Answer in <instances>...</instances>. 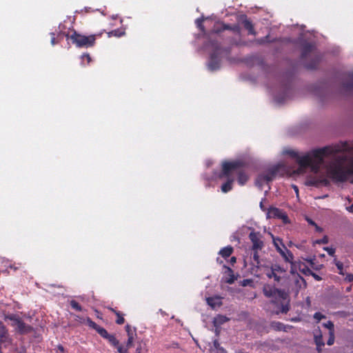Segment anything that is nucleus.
<instances>
[{"label":"nucleus","instance_id":"nucleus-19","mask_svg":"<svg viewBox=\"0 0 353 353\" xmlns=\"http://www.w3.org/2000/svg\"><path fill=\"white\" fill-rule=\"evenodd\" d=\"M206 301L208 304L213 309L222 305L221 297L219 296L208 297Z\"/></svg>","mask_w":353,"mask_h":353},{"label":"nucleus","instance_id":"nucleus-7","mask_svg":"<svg viewBox=\"0 0 353 353\" xmlns=\"http://www.w3.org/2000/svg\"><path fill=\"white\" fill-rule=\"evenodd\" d=\"M209 46L212 48V52L210 54V60L208 63V69L211 71H214L219 69L221 65V57L220 55L223 51L220 44L217 41L210 40L209 41Z\"/></svg>","mask_w":353,"mask_h":353},{"label":"nucleus","instance_id":"nucleus-34","mask_svg":"<svg viewBox=\"0 0 353 353\" xmlns=\"http://www.w3.org/2000/svg\"><path fill=\"white\" fill-rule=\"evenodd\" d=\"M285 153L290 156L292 158L295 159L296 161L299 157V152L294 150H288L285 151Z\"/></svg>","mask_w":353,"mask_h":353},{"label":"nucleus","instance_id":"nucleus-29","mask_svg":"<svg viewBox=\"0 0 353 353\" xmlns=\"http://www.w3.org/2000/svg\"><path fill=\"white\" fill-rule=\"evenodd\" d=\"M204 21V19L203 18H199L197 19L196 21H195V23H196V25L197 26V28L203 33H205V27L203 24Z\"/></svg>","mask_w":353,"mask_h":353},{"label":"nucleus","instance_id":"nucleus-37","mask_svg":"<svg viewBox=\"0 0 353 353\" xmlns=\"http://www.w3.org/2000/svg\"><path fill=\"white\" fill-rule=\"evenodd\" d=\"M313 316L314 319L317 321V322H319L321 319L326 318V316L324 314H321L319 312H315Z\"/></svg>","mask_w":353,"mask_h":353},{"label":"nucleus","instance_id":"nucleus-43","mask_svg":"<svg viewBox=\"0 0 353 353\" xmlns=\"http://www.w3.org/2000/svg\"><path fill=\"white\" fill-rule=\"evenodd\" d=\"M81 59H82L83 61H84L85 59L87 61L88 63H90V61H91V57H90L89 54H82Z\"/></svg>","mask_w":353,"mask_h":353},{"label":"nucleus","instance_id":"nucleus-58","mask_svg":"<svg viewBox=\"0 0 353 353\" xmlns=\"http://www.w3.org/2000/svg\"><path fill=\"white\" fill-rule=\"evenodd\" d=\"M219 351V353H227V351L223 347H220Z\"/></svg>","mask_w":353,"mask_h":353},{"label":"nucleus","instance_id":"nucleus-51","mask_svg":"<svg viewBox=\"0 0 353 353\" xmlns=\"http://www.w3.org/2000/svg\"><path fill=\"white\" fill-rule=\"evenodd\" d=\"M312 276L314 278L316 281H321L322 279L320 276L314 273L312 274Z\"/></svg>","mask_w":353,"mask_h":353},{"label":"nucleus","instance_id":"nucleus-25","mask_svg":"<svg viewBox=\"0 0 353 353\" xmlns=\"http://www.w3.org/2000/svg\"><path fill=\"white\" fill-rule=\"evenodd\" d=\"M124 34H125V32L122 31L119 29L114 30H112V31L108 32V37H120L124 35Z\"/></svg>","mask_w":353,"mask_h":353},{"label":"nucleus","instance_id":"nucleus-3","mask_svg":"<svg viewBox=\"0 0 353 353\" xmlns=\"http://www.w3.org/2000/svg\"><path fill=\"white\" fill-rule=\"evenodd\" d=\"M243 165V163L241 161H224L222 163V170L219 175V179H227V181L224 183L221 187V191L227 193L232 190V185L234 181V177L231 176L233 171L237 170L238 168Z\"/></svg>","mask_w":353,"mask_h":353},{"label":"nucleus","instance_id":"nucleus-62","mask_svg":"<svg viewBox=\"0 0 353 353\" xmlns=\"http://www.w3.org/2000/svg\"><path fill=\"white\" fill-rule=\"evenodd\" d=\"M10 268L14 269V270H17V268L14 266V265H10Z\"/></svg>","mask_w":353,"mask_h":353},{"label":"nucleus","instance_id":"nucleus-60","mask_svg":"<svg viewBox=\"0 0 353 353\" xmlns=\"http://www.w3.org/2000/svg\"><path fill=\"white\" fill-rule=\"evenodd\" d=\"M315 227H316V230L317 231H321V228L320 227H319L317 225H316Z\"/></svg>","mask_w":353,"mask_h":353},{"label":"nucleus","instance_id":"nucleus-50","mask_svg":"<svg viewBox=\"0 0 353 353\" xmlns=\"http://www.w3.org/2000/svg\"><path fill=\"white\" fill-rule=\"evenodd\" d=\"M236 262V259L235 256H232L230 259V263L232 265H233Z\"/></svg>","mask_w":353,"mask_h":353},{"label":"nucleus","instance_id":"nucleus-2","mask_svg":"<svg viewBox=\"0 0 353 353\" xmlns=\"http://www.w3.org/2000/svg\"><path fill=\"white\" fill-rule=\"evenodd\" d=\"M345 157L332 163L327 168L328 176L336 182H345L348 176L353 175V160L350 162V168L343 165Z\"/></svg>","mask_w":353,"mask_h":353},{"label":"nucleus","instance_id":"nucleus-13","mask_svg":"<svg viewBox=\"0 0 353 353\" xmlns=\"http://www.w3.org/2000/svg\"><path fill=\"white\" fill-rule=\"evenodd\" d=\"M14 330L17 333L20 334H27L31 333L33 331V327L31 325L26 324L21 319Z\"/></svg>","mask_w":353,"mask_h":353},{"label":"nucleus","instance_id":"nucleus-46","mask_svg":"<svg viewBox=\"0 0 353 353\" xmlns=\"http://www.w3.org/2000/svg\"><path fill=\"white\" fill-rule=\"evenodd\" d=\"M345 280L348 282H353V274H347L345 276Z\"/></svg>","mask_w":353,"mask_h":353},{"label":"nucleus","instance_id":"nucleus-6","mask_svg":"<svg viewBox=\"0 0 353 353\" xmlns=\"http://www.w3.org/2000/svg\"><path fill=\"white\" fill-rule=\"evenodd\" d=\"M102 33L85 36L74 31L70 36L66 34L67 39L70 38L72 43L78 48H90L94 46L97 37H101Z\"/></svg>","mask_w":353,"mask_h":353},{"label":"nucleus","instance_id":"nucleus-44","mask_svg":"<svg viewBox=\"0 0 353 353\" xmlns=\"http://www.w3.org/2000/svg\"><path fill=\"white\" fill-rule=\"evenodd\" d=\"M280 219H282L283 222L285 223H287L289 222L288 216L284 212L281 214Z\"/></svg>","mask_w":353,"mask_h":353},{"label":"nucleus","instance_id":"nucleus-12","mask_svg":"<svg viewBox=\"0 0 353 353\" xmlns=\"http://www.w3.org/2000/svg\"><path fill=\"white\" fill-rule=\"evenodd\" d=\"M281 167V164H277L269 169L265 174H263L265 182L272 181L278 174Z\"/></svg>","mask_w":353,"mask_h":353},{"label":"nucleus","instance_id":"nucleus-1","mask_svg":"<svg viewBox=\"0 0 353 353\" xmlns=\"http://www.w3.org/2000/svg\"><path fill=\"white\" fill-rule=\"evenodd\" d=\"M340 151L341 148L339 145L334 147L325 146L322 148L313 150L302 157L299 156L296 161L299 165L297 172L301 173L303 169L310 168L312 172L317 174L323 163L324 157L335 154Z\"/></svg>","mask_w":353,"mask_h":353},{"label":"nucleus","instance_id":"nucleus-55","mask_svg":"<svg viewBox=\"0 0 353 353\" xmlns=\"http://www.w3.org/2000/svg\"><path fill=\"white\" fill-rule=\"evenodd\" d=\"M307 221L310 225H314V226L316 225V223L314 221H312V219H307Z\"/></svg>","mask_w":353,"mask_h":353},{"label":"nucleus","instance_id":"nucleus-40","mask_svg":"<svg viewBox=\"0 0 353 353\" xmlns=\"http://www.w3.org/2000/svg\"><path fill=\"white\" fill-rule=\"evenodd\" d=\"M324 250L327 252V254L332 256H334L335 249L333 248L326 247L324 248Z\"/></svg>","mask_w":353,"mask_h":353},{"label":"nucleus","instance_id":"nucleus-4","mask_svg":"<svg viewBox=\"0 0 353 353\" xmlns=\"http://www.w3.org/2000/svg\"><path fill=\"white\" fill-rule=\"evenodd\" d=\"M301 59L305 60V68L314 70L319 65L321 57L315 44L305 42L302 45Z\"/></svg>","mask_w":353,"mask_h":353},{"label":"nucleus","instance_id":"nucleus-52","mask_svg":"<svg viewBox=\"0 0 353 353\" xmlns=\"http://www.w3.org/2000/svg\"><path fill=\"white\" fill-rule=\"evenodd\" d=\"M15 353H26V350L24 347H21L19 350H17Z\"/></svg>","mask_w":353,"mask_h":353},{"label":"nucleus","instance_id":"nucleus-22","mask_svg":"<svg viewBox=\"0 0 353 353\" xmlns=\"http://www.w3.org/2000/svg\"><path fill=\"white\" fill-rule=\"evenodd\" d=\"M234 251L233 248L231 245H228L223 248L219 252V254L225 259L230 256Z\"/></svg>","mask_w":353,"mask_h":353},{"label":"nucleus","instance_id":"nucleus-26","mask_svg":"<svg viewBox=\"0 0 353 353\" xmlns=\"http://www.w3.org/2000/svg\"><path fill=\"white\" fill-rule=\"evenodd\" d=\"M272 327L275 330L278 331H286L285 330V325L281 322H272Z\"/></svg>","mask_w":353,"mask_h":353},{"label":"nucleus","instance_id":"nucleus-14","mask_svg":"<svg viewBox=\"0 0 353 353\" xmlns=\"http://www.w3.org/2000/svg\"><path fill=\"white\" fill-rule=\"evenodd\" d=\"M232 30L233 32H234L235 34H236L238 35L241 34V28L238 25L231 26L230 25L225 24V23H222L221 28L213 30V32L219 34V33H220L224 30Z\"/></svg>","mask_w":353,"mask_h":353},{"label":"nucleus","instance_id":"nucleus-27","mask_svg":"<svg viewBox=\"0 0 353 353\" xmlns=\"http://www.w3.org/2000/svg\"><path fill=\"white\" fill-rule=\"evenodd\" d=\"M70 305L71 307L76 311L81 312L83 310L81 305L75 300H71L70 301Z\"/></svg>","mask_w":353,"mask_h":353},{"label":"nucleus","instance_id":"nucleus-15","mask_svg":"<svg viewBox=\"0 0 353 353\" xmlns=\"http://www.w3.org/2000/svg\"><path fill=\"white\" fill-rule=\"evenodd\" d=\"M241 23L245 30L248 31V34L251 35H256V32L254 30V26L250 20H249L246 15L241 18Z\"/></svg>","mask_w":353,"mask_h":353},{"label":"nucleus","instance_id":"nucleus-57","mask_svg":"<svg viewBox=\"0 0 353 353\" xmlns=\"http://www.w3.org/2000/svg\"><path fill=\"white\" fill-rule=\"evenodd\" d=\"M292 187H293L294 191L296 192V194L298 195V194H299V188H298V187L296 185H293Z\"/></svg>","mask_w":353,"mask_h":353},{"label":"nucleus","instance_id":"nucleus-21","mask_svg":"<svg viewBox=\"0 0 353 353\" xmlns=\"http://www.w3.org/2000/svg\"><path fill=\"white\" fill-rule=\"evenodd\" d=\"M109 310H110L112 312L114 313L117 316V319L115 321L116 323L118 325H122L125 322V319L123 318V314L117 310H115L113 307H107Z\"/></svg>","mask_w":353,"mask_h":353},{"label":"nucleus","instance_id":"nucleus-41","mask_svg":"<svg viewBox=\"0 0 353 353\" xmlns=\"http://www.w3.org/2000/svg\"><path fill=\"white\" fill-rule=\"evenodd\" d=\"M133 341H134V337H132V336L128 337V341L126 342L125 347H127L128 349L130 348L132 346Z\"/></svg>","mask_w":353,"mask_h":353},{"label":"nucleus","instance_id":"nucleus-5","mask_svg":"<svg viewBox=\"0 0 353 353\" xmlns=\"http://www.w3.org/2000/svg\"><path fill=\"white\" fill-rule=\"evenodd\" d=\"M263 292L265 296L274 299L273 302L281 303L280 312L281 313L286 314L289 311V295L285 290H279L274 286L268 285L264 286Z\"/></svg>","mask_w":353,"mask_h":353},{"label":"nucleus","instance_id":"nucleus-45","mask_svg":"<svg viewBox=\"0 0 353 353\" xmlns=\"http://www.w3.org/2000/svg\"><path fill=\"white\" fill-rule=\"evenodd\" d=\"M276 274V272H274L272 269V268H270V270L266 273V276L269 279H272L274 276V274Z\"/></svg>","mask_w":353,"mask_h":353},{"label":"nucleus","instance_id":"nucleus-10","mask_svg":"<svg viewBox=\"0 0 353 353\" xmlns=\"http://www.w3.org/2000/svg\"><path fill=\"white\" fill-rule=\"evenodd\" d=\"M249 239L252 243V250H262L264 247L262 235L259 232L252 231L249 234Z\"/></svg>","mask_w":353,"mask_h":353},{"label":"nucleus","instance_id":"nucleus-9","mask_svg":"<svg viewBox=\"0 0 353 353\" xmlns=\"http://www.w3.org/2000/svg\"><path fill=\"white\" fill-rule=\"evenodd\" d=\"M274 245L276 251L282 256L285 261L292 263L293 254L283 243L281 239H274Z\"/></svg>","mask_w":353,"mask_h":353},{"label":"nucleus","instance_id":"nucleus-49","mask_svg":"<svg viewBox=\"0 0 353 353\" xmlns=\"http://www.w3.org/2000/svg\"><path fill=\"white\" fill-rule=\"evenodd\" d=\"M318 243H327L328 242V239H327V236H324L322 239L321 240H318L316 241Z\"/></svg>","mask_w":353,"mask_h":353},{"label":"nucleus","instance_id":"nucleus-36","mask_svg":"<svg viewBox=\"0 0 353 353\" xmlns=\"http://www.w3.org/2000/svg\"><path fill=\"white\" fill-rule=\"evenodd\" d=\"M273 269V270L274 272H276V273H278V272H281V273H284L285 272V270L281 267L280 265L279 264H273L271 266Z\"/></svg>","mask_w":353,"mask_h":353},{"label":"nucleus","instance_id":"nucleus-32","mask_svg":"<svg viewBox=\"0 0 353 353\" xmlns=\"http://www.w3.org/2000/svg\"><path fill=\"white\" fill-rule=\"evenodd\" d=\"M259 250H252L253 251L252 259H253L256 266H259L260 264V259H259Z\"/></svg>","mask_w":353,"mask_h":353},{"label":"nucleus","instance_id":"nucleus-35","mask_svg":"<svg viewBox=\"0 0 353 353\" xmlns=\"http://www.w3.org/2000/svg\"><path fill=\"white\" fill-rule=\"evenodd\" d=\"M223 267H224L225 268H226V269H227V270H228V272L230 274V278L229 279H228V280H227V283H230V284L233 283H234V279H234V274H233V271H232V270L230 268L227 267L226 265H223Z\"/></svg>","mask_w":353,"mask_h":353},{"label":"nucleus","instance_id":"nucleus-20","mask_svg":"<svg viewBox=\"0 0 353 353\" xmlns=\"http://www.w3.org/2000/svg\"><path fill=\"white\" fill-rule=\"evenodd\" d=\"M348 81L343 83V88L345 91H353V72L347 74Z\"/></svg>","mask_w":353,"mask_h":353},{"label":"nucleus","instance_id":"nucleus-63","mask_svg":"<svg viewBox=\"0 0 353 353\" xmlns=\"http://www.w3.org/2000/svg\"><path fill=\"white\" fill-rule=\"evenodd\" d=\"M337 261H339L336 259V258H334V264H335V265H336V263Z\"/></svg>","mask_w":353,"mask_h":353},{"label":"nucleus","instance_id":"nucleus-31","mask_svg":"<svg viewBox=\"0 0 353 353\" xmlns=\"http://www.w3.org/2000/svg\"><path fill=\"white\" fill-rule=\"evenodd\" d=\"M323 327H326L329 330L330 332H334V325L332 321H328L326 323H324L323 324Z\"/></svg>","mask_w":353,"mask_h":353},{"label":"nucleus","instance_id":"nucleus-24","mask_svg":"<svg viewBox=\"0 0 353 353\" xmlns=\"http://www.w3.org/2000/svg\"><path fill=\"white\" fill-rule=\"evenodd\" d=\"M8 336V330L4 324L0 321V338L6 339Z\"/></svg>","mask_w":353,"mask_h":353},{"label":"nucleus","instance_id":"nucleus-39","mask_svg":"<svg viewBox=\"0 0 353 353\" xmlns=\"http://www.w3.org/2000/svg\"><path fill=\"white\" fill-rule=\"evenodd\" d=\"M117 349L119 353H128V349L127 347H123L119 343L118 346H114Z\"/></svg>","mask_w":353,"mask_h":353},{"label":"nucleus","instance_id":"nucleus-48","mask_svg":"<svg viewBox=\"0 0 353 353\" xmlns=\"http://www.w3.org/2000/svg\"><path fill=\"white\" fill-rule=\"evenodd\" d=\"M57 353H65V349H64L63 346L61 345H59L57 346Z\"/></svg>","mask_w":353,"mask_h":353},{"label":"nucleus","instance_id":"nucleus-8","mask_svg":"<svg viewBox=\"0 0 353 353\" xmlns=\"http://www.w3.org/2000/svg\"><path fill=\"white\" fill-rule=\"evenodd\" d=\"M85 321L90 327L94 329L102 338L106 339L112 346H118L119 341L114 334H109L105 328L97 325L90 317H87Z\"/></svg>","mask_w":353,"mask_h":353},{"label":"nucleus","instance_id":"nucleus-17","mask_svg":"<svg viewBox=\"0 0 353 353\" xmlns=\"http://www.w3.org/2000/svg\"><path fill=\"white\" fill-rule=\"evenodd\" d=\"M242 167L243 165L238 168L237 170L232 172V173L236 172L237 174V181L241 185H245L249 179L246 172L244 170H241Z\"/></svg>","mask_w":353,"mask_h":353},{"label":"nucleus","instance_id":"nucleus-18","mask_svg":"<svg viewBox=\"0 0 353 353\" xmlns=\"http://www.w3.org/2000/svg\"><path fill=\"white\" fill-rule=\"evenodd\" d=\"M4 319L5 321H10V325L15 329L22 319L18 314H8L4 316Z\"/></svg>","mask_w":353,"mask_h":353},{"label":"nucleus","instance_id":"nucleus-23","mask_svg":"<svg viewBox=\"0 0 353 353\" xmlns=\"http://www.w3.org/2000/svg\"><path fill=\"white\" fill-rule=\"evenodd\" d=\"M283 211L277 208H270L268 211V214L271 217L280 219Z\"/></svg>","mask_w":353,"mask_h":353},{"label":"nucleus","instance_id":"nucleus-61","mask_svg":"<svg viewBox=\"0 0 353 353\" xmlns=\"http://www.w3.org/2000/svg\"><path fill=\"white\" fill-rule=\"evenodd\" d=\"M230 43L232 45H238V43H237L236 42H234V41H231Z\"/></svg>","mask_w":353,"mask_h":353},{"label":"nucleus","instance_id":"nucleus-47","mask_svg":"<svg viewBox=\"0 0 353 353\" xmlns=\"http://www.w3.org/2000/svg\"><path fill=\"white\" fill-rule=\"evenodd\" d=\"M50 35H51V41H51V44L52 46H54L57 43L56 38H55V34L53 33V32H51Z\"/></svg>","mask_w":353,"mask_h":353},{"label":"nucleus","instance_id":"nucleus-56","mask_svg":"<svg viewBox=\"0 0 353 353\" xmlns=\"http://www.w3.org/2000/svg\"><path fill=\"white\" fill-rule=\"evenodd\" d=\"M135 353H141V345H139L137 349H136V352Z\"/></svg>","mask_w":353,"mask_h":353},{"label":"nucleus","instance_id":"nucleus-30","mask_svg":"<svg viewBox=\"0 0 353 353\" xmlns=\"http://www.w3.org/2000/svg\"><path fill=\"white\" fill-rule=\"evenodd\" d=\"M125 328L127 332L128 338L130 336L134 337V336L136 334L135 329L132 328V327L130 325H126Z\"/></svg>","mask_w":353,"mask_h":353},{"label":"nucleus","instance_id":"nucleus-59","mask_svg":"<svg viewBox=\"0 0 353 353\" xmlns=\"http://www.w3.org/2000/svg\"><path fill=\"white\" fill-rule=\"evenodd\" d=\"M260 208H261V209L262 210H263V211H264V210H265V208H264V205H263V201H261V202H260Z\"/></svg>","mask_w":353,"mask_h":353},{"label":"nucleus","instance_id":"nucleus-28","mask_svg":"<svg viewBox=\"0 0 353 353\" xmlns=\"http://www.w3.org/2000/svg\"><path fill=\"white\" fill-rule=\"evenodd\" d=\"M276 40H277L276 39H274L272 40H270L269 39V35H267V36H265L264 37H262V38H260V39H257L256 42H257V43H259L260 45H262V44H265L266 43L274 42Z\"/></svg>","mask_w":353,"mask_h":353},{"label":"nucleus","instance_id":"nucleus-38","mask_svg":"<svg viewBox=\"0 0 353 353\" xmlns=\"http://www.w3.org/2000/svg\"><path fill=\"white\" fill-rule=\"evenodd\" d=\"M334 343V332H330L329 333V339L327 341V344L328 345H332Z\"/></svg>","mask_w":353,"mask_h":353},{"label":"nucleus","instance_id":"nucleus-33","mask_svg":"<svg viewBox=\"0 0 353 353\" xmlns=\"http://www.w3.org/2000/svg\"><path fill=\"white\" fill-rule=\"evenodd\" d=\"M265 182V181L263 174H259L256 179V185L261 188Z\"/></svg>","mask_w":353,"mask_h":353},{"label":"nucleus","instance_id":"nucleus-53","mask_svg":"<svg viewBox=\"0 0 353 353\" xmlns=\"http://www.w3.org/2000/svg\"><path fill=\"white\" fill-rule=\"evenodd\" d=\"M273 278H274V281H276V282H279V281H280V280H281V276H279L277 274V273H276V274H274V276Z\"/></svg>","mask_w":353,"mask_h":353},{"label":"nucleus","instance_id":"nucleus-64","mask_svg":"<svg viewBox=\"0 0 353 353\" xmlns=\"http://www.w3.org/2000/svg\"><path fill=\"white\" fill-rule=\"evenodd\" d=\"M221 318H223V319H224L223 321H225L226 320H228V319L226 318V316H221Z\"/></svg>","mask_w":353,"mask_h":353},{"label":"nucleus","instance_id":"nucleus-54","mask_svg":"<svg viewBox=\"0 0 353 353\" xmlns=\"http://www.w3.org/2000/svg\"><path fill=\"white\" fill-rule=\"evenodd\" d=\"M214 346L216 349H218V350H219V348H220V347H219V342H218L217 341H214Z\"/></svg>","mask_w":353,"mask_h":353},{"label":"nucleus","instance_id":"nucleus-11","mask_svg":"<svg viewBox=\"0 0 353 353\" xmlns=\"http://www.w3.org/2000/svg\"><path fill=\"white\" fill-rule=\"evenodd\" d=\"M307 185L319 188L330 185L329 180L324 176H312L307 179Z\"/></svg>","mask_w":353,"mask_h":353},{"label":"nucleus","instance_id":"nucleus-42","mask_svg":"<svg viewBox=\"0 0 353 353\" xmlns=\"http://www.w3.org/2000/svg\"><path fill=\"white\" fill-rule=\"evenodd\" d=\"M336 266L339 270V274H343V264L341 261H337L336 263Z\"/></svg>","mask_w":353,"mask_h":353},{"label":"nucleus","instance_id":"nucleus-16","mask_svg":"<svg viewBox=\"0 0 353 353\" xmlns=\"http://www.w3.org/2000/svg\"><path fill=\"white\" fill-rule=\"evenodd\" d=\"M314 336V342L315 344L316 345V350L319 352H321L322 350V347L324 346L325 343L323 339L321 331L319 328L317 330H316Z\"/></svg>","mask_w":353,"mask_h":353}]
</instances>
